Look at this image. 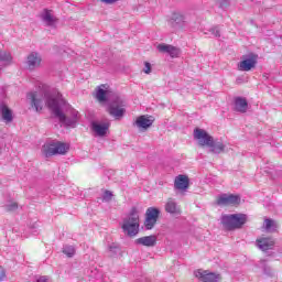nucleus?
Returning <instances> with one entry per match:
<instances>
[{"label": "nucleus", "mask_w": 282, "mask_h": 282, "mask_svg": "<svg viewBox=\"0 0 282 282\" xmlns=\"http://www.w3.org/2000/svg\"><path fill=\"white\" fill-rule=\"evenodd\" d=\"M26 98L32 109H34L37 113L43 111V107H47V109L54 113L63 127H70L74 129L78 124V120H80V113L78 110L74 109L72 105L67 104L58 90L52 93H30Z\"/></svg>", "instance_id": "nucleus-1"}, {"label": "nucleus", "mask_w": 282, "mask_h": 282, "mask_svg": "<svg viewBox=\"0 0 282 282\" xmlns=\"http://www.w3.org/2000/svg\"><path fill=\"white\" fill-rule=\"evenodd\" d=\"M121 228L124 235H128L131 239L140 235V212H138V208L133 207L129 215L123 218Z\"/></svg>", "instance_id": "nucleus-2"}, {"label": "nucleus", "mask_w": 282, "mask_h": 282, "mask_svg": "<svg viewBox=\"0 0 282 282\" xmlns=\"http://www.w3.org/2000/svg\"><path fill=\"white\" fill-rule=\"evenodd\" d=\"M246 221H248V216L246 214H230L221 216V224L226 230H237L241 228Z\"/></svg>", "instance_id": "nucleus-3"}, {"label": "nucleus", "mask_w": 282, "mask_h": 282, "mask_svg": "<svg viewBox=\"0 0 282 282\" xmlns=\"http://www.w3.org/2000/svg\"><path fill=\"white\" fill-rule=\"evenodd\" d=\"M127 101L123 100L122 97L118 95H112L111 102L108 108V113L116 118V120H120L127 113Z\"/></svg>", "instance_id": "nucleus-4"}, {"label": "nucleus", "mask_w": 282, "mask_h": 282, "mask_svg": "<svg viewBox=\"0 0 282 282\" xmlns=\"http://www.w3.org/2000/svg\"><path fill=\"white\" fill-rule=\"evenodd\" d=\"M167 25L173 32L186 30V14L182 11H173L167 18Z\"/></svg>", "instance_id": "nucleus-5"}, {"label": "nucleus", "mask_w": 282, "mask_h": 282, "mask_svg": "<svg viewBox=\"0 0 282 282\" xmlns=\"http://www.w3.org/2000/svg\"><path fill=\"white\" fill-rule=\"evenodd\" d=\"M193 137L198 147H210L213 144V135L202 128H195Z\"/></svg>", "instance_id": "nucleus-6"}, {"label": "nucleus", "mask_w": 282, "mask_h": 282, "mask_svg": "<svg viewBox=\"0 0 282 282\" xmlns=\"http://www.w3.org/2000/svg\"><path fill=\"white\" fill-rule=\"evenodd\" d=\"M194 276L200 282H220L221 275L219 273L210 272L208 270L198 269L194 272Z\"/></svg>", "instance_id": "nucleus-7"}, {"label": "nucleus", "mask_w": 282, "mask_h": 282, "mask_svg": "<svg viewBox=\"0 0 282 282\" xmlns=\"http://www.w3.org/2000/svg\"><path fill=\"white\" fill-rule=\"evenodd\" d=\"M111 127V122L109 120L104 121H93L91 122V129L93 133L97 135L98 138H105L107 133H109V128Z\"/></svg>", "instance_id": "nucleus-8"}, {"label": "nucleus", "mask_w": 282, "mask_h": 282, "mask_svg": "<svg viewBox=\"0 0 282 282\" xmlns=\"http://www.w3.org/2000/svg\"><path fill=\"white\" fill-rule=\"evenodd\" d=\"M153 122H155V118H153V116L142 115L135 119L134 126L139 131H147L153 127Z\"/></svg>", "instance_id": "nucleus-9"}, {"label": "nucleus", "mask_w": 282, "mask_h": 282, "mask_svg": "<svg viewBox=\"0 0 282 282\" xmlns=\"http://www.w3.org/2000/svg\"><path fill=\"white\" fill-rule=\"evenodd\" d=\"M218 206H239L241 197L232 194H221L217 199Z\"/></svg>", "instance_id": "nucleus-10"}, {"label": "nucleus", "mask_w": 282, "mask_h": 282, "mask_svg": "<svg viewBox=\"0 0 282 282\" xmlns=\"http://www.w3.org/2000/svg\"><path fill=\"white\" fill-rule=\"evenodd\" d=\"M43 63V57L37 52H31L26 57V66L28 69L34 72V69H39L41 64Z\"/></svg>", "instance_id": "nucleus-11"}, {"label": "nucleus", "mask_w": 282, "mask_h": 282, "mask_svg": "<svg viewBox=\"0 0 282 282\" xmlns=\"http://www.w3.org/2000/svg\"><path fill=\"white\" fill-rule=\"evenodd\" d=\"M111 96V89L109 88V85L101 84L96 88L95 98L100 104H105L106 100H109V97Z\"/></svg>", "instance_id": "nucleus-12"}, {"label": "nucleus", "mask_w": 282, "mask_h": 282, "mask_svg": "<svg viewBox=\"0 0 282 282\" xmlns=\"http://www.w3.org/2000/svg\"><path fill=\"white\" fill-rule=\"evenodd\" d=\"M191 184V180L187 175L180 174L174 180V188L180 191L181 193H186L188 191V186Z\"/></svg>", "instance_id": "nucleus-13"}, {"label": "nucleus", "mask_w": 282, "mask_h": 282, "mask_svg": "<svg viewBox=\"0 0 282 282\" xmlns=\"http://www.w3.org/2000/svg\"><path fill=\"white\" fill-rule=\"evenodd\" d=\"M257 67V56H251L240 61L237 65L238 72H250Z\"/></svg>", "instance_id": "nucleus-14"}, {"label": "nucleus", "mask_w": 282, "mask_h": 282, "mask_svg": "<svg viewBox=\"0 0 282 282\" xmlns=\"http://www.w3.org/2000/svg\"><path fill=\"white\" fill-rule=\"evenodd\" d=\"M156 50L162 54H170L171 58H178L182 51L173 45L170 44H159Z\"/></svg>", "instance_id": "nucleus-15"}, {"label": "nucleus", "mask_w": 282, "mask_h": 282, "mask_svg": "<svg viewBox=\"0 0 282 282\" xmlns=\"http://www.w3.org/2000/svg\"><path fill=\"white\" fill-rule=\"evenodd\" d=\"M134 243L137 246H144L145 248H153L158 243V236L155 235L143 236L141 238L135 239Z\"/></svg>", "instance_id": "nucleus-16"}, {"label": "nucleus", "mask_w": 282, "mask_h": 282, "mask_svg": "<svg viewBox=\"0 0 282 282\" xmlns=\"http://www.w3.org/2000/svg\"><path fill=\"white\" fill-rule=\"evenodd\" d=\"M13 119H14V116L12 113V110L8 107V105L1 102L0 120H2V122H6V124H10V122H12Z\"/></svg>", "instance_id": "nucleus-17"}, {"label": "nucleus", "mask_w": 282, "mask_h": 282, "mask_svg": "<svg viewBox=\"0 0 282 282\" xmlns=\"http://www.w3.org/2000/svg\"><path fill=\"white\" fill-rule=\"evenodd\" d=\"M256 243L262 252H267V250H272V248H274V239L270 237L258 238Z\"/></svg>", "instance_id": "nucleus-18"}, {"label": "nucleus", "mask_w": 282, "mask_h": 282, "mask_svg": "<svg viewBox=\"0 0 282 282\" xmlns=\"http://www.w3.org/2000/svg\"><path fill=\"white\" fill-rule=\"evenodd\" d=\"M42 21L43 23H45V25H47L48 28H56V23H58V20L56 19V17H54V14L52 13V11L50 10H45L42 13Z\"/></svg>", "instance_id": "nucleus-19"}, {"label": "nucleus", "mask_w": 282, "mask_h": 282, "mask_svg": "<svg viewBox=\"0 0 282 282\" xmlns=\"http://www.w3.org/2000/svg\"><path fill=\"white\" fill-rule=\"evenodd\" d=\"M42 153L45 158L56 155V141H48L42 147Z\"/></svg>", "instance_id": "nucleus-20"}, {"label": "nucleus", "mask_w": 282, "mask_h": 282, "mask_svg": "<svg viewBox=\"0 0 282 282\" xmlns=\"http://www.w3.org/2000/svg\"><path fill=\"white\" fill-rule=\"evenodd\" d=\"M207 147L210 153H215L216 155L226 151V145L221 141H215V139H212V144Z\"/></svg>", "instance_id": "nucleus-21"}, {"label": "nucleus", "mask_w": 282, "mask_h": 282, "mask_svg": "<svg viewBox=\"0 0 282 282\" xmlns=\"http://www.w3.org/2000/svg\"><path fill=\"white\" fill-rule=\"evenodd\" d=\"M235 109L240 113H246V111H248V101L246 98L237 97L235 100Z\"/></svg>", "instance_id": "nucleus-22"}, {"label": "nucleus", "mask_w": 282, "mask_h": 282, "mask_svg": "<svg viewBox=\"0 0 282 282\" xmlns=\"http://www.w3.org/2000/svg\"><path fill=\"white\" fill-rule=\"evenodd\" d=\"M165 210L166 213H170V215H180V206H177V203L173 199H169L165 204Z\"/></svg>", "instance_id": "nucleus-23"}, {"label": "nucleus", "mask_w": 282, "mask_h": 282, "mask_svg": "<svg viewBox=\"0 0 282 282\" xmlns=\"http://www.w3.org/2000/svg\"><path fill=\"white\" fill-rule=\"evenodd\" d=\"M69 151V143L55 141V155H65Z\"/></svg>", "instance_id": "nucleus-24"}, {"label": "nucleus", "mask_w": 282, "mask_h": 282, "mask_svg": "<svg viewBox=\"0 0 282 282\" xmlns=\"http://www.w3.org/2000/svg\"><path fill=\"white\" fill-rule=\"evenodd\" d=\"M0 62L2 65H12V53L10 51H0Z\"/></svg>", "instance_id": "nucleus-25"}, {"label": "nucleus", "mask_w": 282, "mask_h": 282, "mask_svg": "<svg viewBox=\"0 0 282 282\" xmlns=\"http://www.w3.org/2000/svg\"><path fill=\"white\" fill-rule=\"evenodd\" d=\"M145 217L158 221V217H160V209H158L155 207H149L147 209Z\"/></svg>", "instance_id": "nucleus-26"}, {"label": "nucleus", "mask_w": 282, "mask_h": 282, "mask_svg": "<svg viewBox=\"0 0 282 282\" xmlns=\"http://www.w3.org/2000/svg\"><path fill=\"white\" fill-rule=\"evenodd\" d=\"M264 228L269 232L272 231V230H276V221H274V220H272L270 218H265L264 219Z\"/></svg>", "instance_id": "nucleus-27"}, {"label": "nucleus", "mask_w": 282, "mask_h": 282, "mask_svg": "<svg viewBox=\"0 0 282 282\" xmlns=\"http://www.w3.org/2000/svg\"><path fill=\"white\" fill-rule=\"evenodd\" d=\"M155 224H158V220H155L153 218H149V217L145 216L144 226H145L147 230L153 229Z\"/></svg>", "instance_id": "nucleus-28"}, {"label": "nucleus", "mask_w": 282, "mask_h": 282, "mask_svg": "<svg viewBox=\"0 0 282 282\" xmlns=\"http://www.w3.org/2000/svg\"><path fill=\"white\" fill-rule=\"evenodd\" d=\"M63 252L66 257H74L76 254V248L74 246H65Z\"/></svg>", "instance_id": "nucleus-29"}, {"label": "nucleus", "mask_w": 282, "mask_h": 282, "mask_svg": "<svg viewBox=\"0 0 282 282\" xmlns=\"http://www.w3.org/2000/svg\"><path fill=\"white\" fill-rule=\"evenodd\" d=\"M17 208H19V204H17V202L14 200H10L6 204V210H8L9 213H14Z\"/></svg>", "instance_id": "nucleus-30"}, {"label": "nucleus", "mask_w": 282, "mask_h": 282, "mask_svg": "<svg viewBox=\"0 0 282 282\" xmlns=\"http://www.w3.org/2000/svg\"><path fill=\"white\" fill-rule=\"evenodd\" d=\"M6 279H8L6 268H3V265H0V282L6 281Z\"/></svg>", "instance_id": "nucleus-31"}, {"label": "nucleus", "mask_w": 282, "mask_h": 282, "mask_svg": "<svg viewBox=\"0 0 282 282\" xmlns=\"http://www.w3.org/2000/svg\"><path fill=\"white\" fill-rule=\"evenodd\" d=\"M113 197V194L109 191H105L102 195L104 202H111V198Z\"/></svg>", "instance_id": "nucleus-32"}, {"label": "nucleus", "mask_w": 282, "mask_h": 282, "mask_svg": "<svg viewBox=\"0 0 282 282\" xmlns=\"http://www.w3.org/2000/svg\"><path fill=\"white\" fill-rule=\"evenodd\" d=\"M209 32L213 34V36H216V39H219L220 34H219V28L214 26L209 30Z\"/></svg>", "instance_id": "nucleus-33"}, {"label": "nucleus", "mask_w": 282, "mask_h": 282, "mask_svg": "<svg viewBox=\"0 0 282 282\" xmlns=\"http://www.w3.org/2000/svg\"><path fill=\"white\" fill-rule=\"evenodd\" d=\"M36 282H52V278L47 275H41L36 279Z\"/></svg>", "instance_id": "nucleus-34"}, {"label": "nucleus", "mask_w": 282, "mask_h": 282, "mask_svg": "<svg viewBox=\"0 0 282 282\" xmlns=\"http://www.w3.org/2000/svg\"><path fill=\"white\" fill-rule=\"evenodd\" d=\"M143 72H144V74H151V63H149V62L144 63Z\"/></svg>", "instance_id": "nucleus-35"}, {"label": "nucleus", "mask_w": 282, "mask_h": 282, "mask_svg": "<svg viewBox=\"0 0 282 282\" xmlns=\"http://www.w3.org/2000/svg\"><path fill=\"white\" fill-rule=\"evenodd\" d=\"M101 3H105L106 6H113V3H118L120 0H100Z\"/></svg>", "instance_id": "nucleus-36"}]
</instances>
